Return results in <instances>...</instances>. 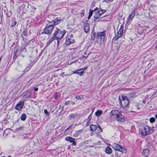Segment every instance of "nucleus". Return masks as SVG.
<instances>
[{
  "label": "nucleus",
  "instance_id": "nucleus-1",
  "mask_svg": "<svg viewBox=\"0 0 157 157\" xmlns=\"http://www.w3.org/2000/svg\"><path fill=\"white\" fill-rule=\"evenodd\" d=\"M110 117L111 119H116L119 122H123L124 121L123 117L120 112L117 110H112L110 113Z\"/></svg>",
  "mask_w": 157,
  "mask_h": 157
},
{
  "label": "nucleus",
  "instance_id": "nucleus-2",
  "mask_svg": "<svg viewBox=\"0 0 157 157\" xmlns=\"http://www.w3.org/2000/svg\"><path fill=\"white\" fill-rule=\"evenodd\" d=\"M65 33L64 31H62L59 29L56 28L55 30L52 37H54L55 40L60 39L63 37Z\"/></svg>",
  "mask_w": 157,
  "mask_h": 157
},
{
  "label": "nucleus",
  "instance_id": "nucleus-3",
  "mask_svg": "<svg viewBox=\"0 0 157 157\" xmlns=\"http://www.w3.org/2000/svg\"><path fill=\"white\" fill-rule=\"evenodd\" d=\"M153 132L152 129L148 126L144 127L140 131V133L142 136H145Z\"/></svg>",
  "mask_w": 157,
  "mask_h": 157
},
{
  "label": "nucleus",
  "instance_id": "nucleus-4",
  "mask_svg": "<svg viewBox=\"0 0 157 157\" xmlns=\"http://www.w3.org/2000/svg\"><path fill=\"white\" fill-rule=\"evenodd\" d=\"M122 99L120 100L121 105L123 108H126L128 106L129 101L126 96H122Z\"/></svg>",
  "mask_w": 157,
  "mask_h": 157
},
{
  "label": "nucleus",
  "instance_id": "nucleus-5",
  "mask_svg": "<svg viewBox=\"0 0 157 157\" xmlns=\"http://www.w3.org/2000/svg\"><path fill=\"white\" fill-rule=\"evenodd\" d=\"M53 28L54 26L53 25H47L44 28L43 33L48 34H51Z\"/></svg>",
  "mask_w": 157,
  "mask_h": 157
},
{
  "label": "nucleus",
  "instance_id": "nucleus-6",
  "mask_svg": "<svg viewBox=\"0 0 157 157\" xmlns=\"http://www.w3.org/2000/svg\"><path fill=\"white\" fill-rule=\"evenodd\" d=\"M123 31V26L122 25H121L120 29L117 33V35L115 36L113 38V40H116L122 35Z\"/></svg>",
  "mask_w": 157,
  "mask_h": 157
},
{
  "label": "nucleus",
  "instance_id": "nucleus-7",
  "mask_svg": "<svg viewBox=\"0 0 157 157\" xmlns=\"http://www.w3.org/2000/svg\"><path fill=\"white\" fill-rule=\"evenodd\" d=\"M112 147L115 150L120 151L123 152V148L120 145H119L116 143L112 144Z\"/></svg>",
  "mask_w": 157,
  "mask_h": 157
},
{
  "label": "nucleus",
  "instance_id": "nucleus-8",
  "mask_svg": "<svg viewBox=\"0 0 157 157\" xmlns=\"http://www.w3.org/2000/svg\"><path fill=\"white\" fill-rule=\"evenodd\" d=\"M65 140L71 143H72V145H74L76 146V143L75 141V139L74 138L67 136Z\"/></svg>",
  "mask_w": 157,
  "mask_h": 157
},
{
  "label": "nucleus",
  "instance_id": "nucleus-9",
  "mask_svg": "<svg viewBox=\"0 0 157 157\" xmlns=\"http://www.w3.org/2000/svg\"><path fill=\"white\" fill-rule=\"evenodd\" d=\"M24 102L23 101H20L15 107V109L17 110H21L24 105Z\"/></svg>",
  "mask_w": 157,
  "mask_h": 157
},
{
  "label": "nucleus",
  "instance_id": "nucleus-10",
  "mask_svg": "<svg viewBox=\"0 0 157 157\" xmlns=\"http://www.w3.org/2000/svg\"><path fill=\"white\" fill-rule=\"evenodd\" d=\"M83 27L84 31L86 33H88L89 31L90 27L89 24L88 23H84L83 25Z\"/></svg>",
  "mask_w": 157,
  "mask_h": 157
},
{
  "label": "nucleus",
  "instance_id": "nucleus-11",
  "mask_svg": "<svg viewBox=\"0 0 157 157\" xmlns=\"http://www.w3.org/2000/svg\"><path fill=\"white\" fill-rule=\"evenodd\" d=\"M135 14V11H133L132 13L129 15L128 19V21H132Z\"/></svg>",
  "mask_w": 157,
  "mask_h": 157
},
{
  "label": "nucleus",
  "instance_id": "nucleus-12",
  "mask_svg": "<svg viewBox=\"0 0 157 157\" xmlns=\"http://www.w3.org/2000/svg\"><path fill=\"white\" fill-rule=\"evenodd\" d=\"M74 42L75 40L74 39L67 38L66 39L65 44L67 45H68L72 43H74Z\"/></svg>",
  "mask_w": 157,
  "mask_h": 157
},
{
  "label": "nucleus",
  "instance_id": "nucleus-13",
  "mask_svg": "<svg viewBox=\"0 0 157 157\" xmlns=\"http://www.w3.org/2000/svg\"><path fill=\"white\" fill-rule=\"evenodd\" d=\"M143 155L147 157L149 155V150L147 149H146L143 150L142 152Z\"/></svg>",
  "mask_w": 157,
  "mask_h": 157
},
{
  "label": "nucleus",
  "instance_id": "nucleus-14",
  "mask_svg": "<svg viewBox=\"0 0 157 157\" xmlns=\"http://www.w3.org/2000/svg\"><path fill=\"white\" fill-rule=\"evenodd\" d=\"M98 38L100 37L101 39L104 38L105 36V33L104 32L99 33L97 34Z\"/></svg>",
  "mask_w": 157,
  "mask_h": 157
},
{
  "label": "nucleus",
  "instance_id": "nucleus-15",
  "mask_svg": "<svg viewBox=\"0 0 157 157\" xmlns=\"http://www.w3.org/2000/svg\"><path fill=\"white\" fill-rule=\"evenodd\" d=\"M105 152L107 154H110L112 152V150L110 147H107L105 149Z\"/></svg>",
  "mask_w": 157,
  "mask_h": 157
},
{
  "label": "nucleus",
  "instance_id": "nucleus-16",
  "mask_svg": "<svg viewBox=\"0 0 157 157\" xmlns=\"http://www.w3.org/2000/svg\"><path fill=\"white\" fill-rule=\"evenodd\" d=\"M97 126L93 124H91L90 127V130L92 132H94L97 129Z\"/></svg>",
  "mask_w": 157,
  "mask_h": 157
},
{
  "label": "nucleus",
  "instance_id": "nucleus-17",
  "mask_svg": "<svg viewBox=\"0 0 157 157\" xmlns=\"http://www.w3.org/2000/svg\"><path fill=\"white\" fill-rule=\"evenodd\" d=\"M55 40L54 37H51L48 41L45 46L46 47H48L52 42Z\"/></svg>",
  "mask_w": 157,
  "mask_h": 157
},
{
  "label": "nucleus",
  "instance_id": "nucleus-18",
  "mask_svg": "<svg viewBox=\"0 0 157 157\" xmlns=\"http://www.w3.org/2000/svg\"><path fill=\"white\" fill-rule=\"evenodd\" d=\"M82 131L81 130L76 131L73 135V136L74 137H77L80 134V133H82Z\"/></svg>",
  "mask_w": 157,
  "mask_h": 157
},
{
  "label": "nucleus",
  "instance_id": "nucleus-19",
  "mask_svg": "<svg viewBox=\"0 0 157 157\" xmlns=\"http://www.w3.org/2000/svg\"><path fill=\"white\" fill-rule=\"evenodd\" d=\"M77 117V115L76 114H71L69 115V117L70 119L72 120L74 119Z\"/></svg>",
  "mask_w": 157,
  "mask_h": 157
},
{
  "label": "nucleus",
  "instance_id": "nucleus-20",
  "mask_svg": "<svg viewBox=\"0 0 157 157\" xmlns=\"http://www.w3.org/2000/svg\"><path fill=\"white\" fill-rule=\"evenodd\" d=\"M61 21H62V20L59 19L52 21V22H53V25L54 26V25H57L59 24V22Z\"/></svg>",
  "mask_w": 157,
  "mask_h": 157
},
{
  "label": "nucleus",
  "instance_id": "nucleus-21",
  "mask_svg": "<svg viewBox=\"0 0 157 157\" xmlns=\"http://www.w3.org/2000/svg\"><path fill=\"white\" fill-rule=\"evenodd\" d=\"M91 119V115L90 114L89 117L87 120L86 124V125L87 126L89 125L90 123V121Z\"/></svg>",
  "mask_w": 157,
  "mask_h": 157
},
{
  "label": "nucleus",
  "instance_id": "nucleus-22",
  "mask_svg": "<svg viewBox=\"0 0 157 157\" xmlns=\"http://www.w3.org/2000/svg\"><path fill=\"white\" fill-rule=\"evenodd\" d=\"M102 111L100 110H98L95 113V114L97 117H99L101 115Z\"/></svg>",
  "mask_w": 157,
  "mask_h": 157
},
{
  "label": "nucleus",
  "instance_id": "nucleus-23",
  "mask_svg": "<svg viewBox=\"0 0 157 157\" xmlns=\"http://www.w3.org/2000/svg\"><path fill=\"white\" fill-rule=\"evenodd\" d=\"M26 117V115L25 114H24L21 116V120L24 121L25 120Z\"/></svg>",
  "mask_w": 157,
  "mask_h": 157
},
{
  "label": "nucleus",
  "instance_id": "nucleus-24",
  "mask_svg": "<svg viewBox=\"0 0 157 157\" xmlns=\"http://www.w3.org/2000/svg\"><path fill=\"white\" fill-rule=\"evenodd\" d=\"M101 15L99 14V13H98V11L97 13H96L95 14L94 16V17L95 19H98V18Z\"/></svg>",
  "mask_w": 157,
  "mask_h": 157
},
{
  "label": "nucleus",
  "instance_id": "nucleus-25",
  "mask_svg": "<svg viewBox=\"0 0 157 157\" xmlns=\"http://www.w3.org/2000/svg\"><path fill=\"white\" fill-rule=\"evenodd\" d=\"M96 130L98 131V133H100L102 131V129L99 125L97 127V129Z\"/></svg>",
  "mask_w": 157,
  "mask_h": 157
},
{
  "label": "nucleus",
  "instance_id": "nucleus-26",
  "mask_svg": "<svg viewBox=\"0 0 157 157\" xmlns=\"http://www.w3.org/2000/svg\"><path fill=\"white\" fill-rule=\"evenodd\" d=\"M30 92H27L24 95V97L25 98H28L30 97Z\"/></svg>",
  "mask_w": 157,
  "mask_h": 157
},
{
  "label": "nucleus",
  "instance_id": "nucleus-27",
  "mask_svg": "<svg viewBox=\"0 0 157 157\" xmlns=\"http://www.w3.org/2000/svg\"><path fill=\"white\" fill-rule=\"evenodd\" d=\"M98 12L99 14L101 16L103 14L106 12V10H100Z\"/></svg>",
  "mask_w": 157,
  "mask_h": 157
},
{
  "label": "nucleus",
  "instance_id": "nucleus-28",
  "mask_svg": "<svg viewBox=\"0 0 157 157\" xmlns=\"http://www.w3.org/2000/svg\"><path fill=\"white\" fill-rule=\"evenodd\" d=\"M15 51L14 52V54L13 55V58L16 59L17 58V56H16L17 52V48L15 49Z\"/></svg>",
  "mask_w": 157,
  "mask_h": 157
},
{
  "label": "nucleus",
  "instance_id": "nucleus-29",
  "mask_svg": "<svg viewBox=\"0 0 157 157\" xmlns=\"http://www.w3.org/2000/svg\"><path fill=\"white\" fill-rule=\"evenodd\" d=\"M75 98L77 100H82L83 99V97L82 95L78 96H76Z\"/></svg>",
  "mask_w": 157,
  "mask_h": 157
},
{
  "label": "nucleus",
  "instance_id": "nucleus-30",
  "mask_svg": "<svg viewBox=\"0 0 157 157\" xmlns=\"http://www.w3.org/2000/svg\"><path fill=\"white\" fill-rule=\"evenodd\" d=\"M149 121L151 123H154L155 121V119L154 117H152L149 119Z\"/></svg>",
  "mask_w": 157,
  "mask_h": 157
},
{
  "label": "nucleus",
  "instance_id": "nucleus-31",
  "mask_svg": "<svg viewBox=\"0 0 157 157\" xmlns=\"http://www.w3.org/2000/svg\"><path fill=\"white\" fill-rule=\"evenodd\" d=\"M83 71H81L80 70V69L78 70L77 74L81 76L82 75V74L83 73Z\"/></svg>",
  "mask_w": 157,
  "mask_h": 157
},
{
  "label": "nucleus",
  "instance_id": "nucleus-32",
  "mask_svg": "<svg viewBox=\"0 0 157 157\" xmlns=\"http://www.w3.org/2000/svg\"><path fill=\"white\" fill-rule=\"evenodd\" d=\"M97 9H98V8H96V9H95L94 10H90L89 12V15L91 16L93 12L94 11H96Z\"/></svg>",
  "mask_w": 157,
  "mask_h": 157
},
{
  "label": "nucleus",
  "instance_id": "nucleus-33",
  "mask_svg": "<svg viewBox=\"0 0 157 157\" xmlns=\"http://www.w3.org/2000/svg\"><path fill=\"white\" fill-rule=\"evenodd\" d=\"M16 23L17 22L16 21H12L11 26L12 27L14 26L16 24Z\"/></svg>",
  "mask_w": 157,
  "mask_h": 157
},
{
  "label": "nucleus",
  "instance_id": "nucleus-34",
  "mask_svg": "<svg viewBox=\"0 0 157 157\" xmlns=\"http://www.w3.org/2000/svg\"><path fill=\"white\" fill-rule=\"evenodd\" d=\"M71 103V101H67L65 102L64 103L65 105H68L70 104Z\"/></svg>",
  "mask_w": 157,
  "mask_h": 157
},
{
  "label": "nucleus",
  "instance_id": "nucleus-35",
  "mask_svg": "<svg viewBox=\"0 0 157 157\" xmlns=\"http://www.w3.org/2000/svg\"><path fill=\"white\" fill-rule=\"evenodd\" d=\"M44 113L47 115L48 116L49 115V113L48 112L47 109H45L44 110Z\"/></svg>",
  "mask_w": 157,
  "mask_h": 157
},
{
  "label": "nucleus",
  "instance_id": "nucleus-36",
  "mask_svg": "<svg viewBox=\"0 0 157 157\" xmlns=\"http://www.w3.org/2000/svg\"><path fill=\"white\" fill-rule=\"evenodd\" d=\"M87 67H86L84 68H82L80 69V70L81 71H84V70H86L87 69Z\"/></svg>",
  "mask_w": 157,
  "mask_h": 157
},
{
  "label": "nucleus",
  "instance_id": "nucleus-37",
  "mask_svg": "<svg viewBox=\"0 0 157 157\" xmlns=\"http://www.w3.org/2000/svg\"><path fill=\"white\" fill-rule=\"evenodd\" d=\"M23 35L25 36H27V34L26 32H24L23 33Z\"/></svg>",
  "mask_w": 157,
  "mask_h": 157
},
{
  "label": "nucleus",
  "instance_id": "nucleus-38",
  "mask_svg": "<svg viewBox=\"0 0 157 157\" xmlns=\"http://www.w3.org/2000/svg\"><path fill=\"white\" fill-rule=\"evenodd\" d=\"M59 39H58V40H57V46H58L59 45Z\"/></svg>",
  "mask_w": 157,
  "mask_h": 157
},
{
  "label": "nucleus",
  "instance_id": "nucleus-39",
  "mask_svg": "<svg viewBox=\"0 0 157 157\" xmlns=\"http://www.w3.org/2000/svg\"><path fill=\"white\" fill-rule=\"evenodd\" d=\"M34 89L35 91H36L38 90V88H34Z\"/></svg>",
  "mask_w": 157,
  "mask_h": 157
},
{
  "label": "nucleus",
  "instance_id": "nucleus-40",
  "mask_svg": "<svg viewBox=\"0 0 157 157\" xmlns=\"http://www.w3.org/2000/svg\"><path fill=\"white\" fill-rule=\"evenodd\" d=\"M77 73H78V71H75L73 73H74V74H77Z\"/></svg>",
  "mask_w": 157,
  "mask_h": 157
},
{
  "label": "nucleus",
  "instance_id": "nucleus-41",
  "mask_svg": "<svg viewBox=\"0 0 157 157\" xmlns=\"http://www.w3.org/2000/svg\"><path fill=\"white\" fill-rule=\"evenodd\" d=\"M71 102L73 105H74L75 104V102H74L71 101Z\"/></svg>",
  "mask_w": 157,
  "mask_h": 157
},
{
  "label": "nucleus",
  "instance_id": "nucleus-42",
  "mask_svg": "<svg viewBox=\"0 0 157 157\" xmlns=\"http://www.w3.org/2000/svg\"><path fill=\"white\" fill-rule=\"evenodd\" d=\"M32 9H33V10H36V8L35 7H32Z\"/></svg>",
  "mask_w": 157,
  "mask_h": 157
},
{
  "label": "nucleus",
  "instance_id": "nucleus-43",
  "mask_svg": "<svg viewBox=\"0 0 157 157\" xmlns=\"http://www.w3.org/2000/svg\"><path fill=\"white\" fill-rule=\"evenodd\" d=\"M91 17V16H90L89 15V16L88 17V19H89Z\"/></svg>",
  "mask_w": 157,
  "mask_h": 157
},
{
  "label": "nucleus",
  "instance_id": "nucleus-44",
  "mask_svg": "<svg viewBox=\"0 0 157 157\" xmlns=\"http://www.w3.org/2000/svg\"><path fill=\"white\" fill-rule=\"evenodd\" d=\"M113 0H109V1L110 2H112Z\"/></svg>",
  "mask_w": 157,
  "mask_h": 157
},
{
  "label": "nucleus",
  "instance_id": "nucleus-45",
  "mask_svg": "<svg viewBox=\"0 0 157 157\" xmlns=\"http://www.w3.org/2000/svg\"><path fill=\"white\" fill-rule=\"evenodd\" d=\"M155 117L156 119H157V114L155 115Z\"/></svg>",
  "mask_w": 157,
  "mask_h": 157
},
{
  "label": "nucleus",
  "instance_id": "nucleus-46",
  "mask_svg": "<svg viewBox=\"0 0 157 157\" xmlns=\"http://www.w3.org/2000/svg\"><path fill=\"white\" fill-rule=\"evenodd\" d=\"M69 127H68L66 130H67L69 129Z\"/></svg>",
  "mask_w": 157,
  "mask_h": 157
},
{
  "label": "nucleus",
  "instance_id": "nucleus-47",
  "mask_svg": "<svg viewBox=\"0 0 157 157\" xmlns=\"http://www.w3.org/2000/svg\"><path fill=\"white\" fill-rule=\"evenodd\" d=\"M1 59H2V57H1L0 58V61H1Z\"/></svg>",
  "mask_w": 157,
  "mask_h": 157
},
{
  "label": "nucleus",
  "instance_id": "nucleus-48",
  "mask_svg": "<svg viewBox=\"0 0 157 157\" xmlns=\"http://www.w3.org/2000/svg\"><path fill=\"white\" fill-rule=\"evenodd\" d=\"M137 109L139 110V108L138 107H137Z\"/></svg>",
  "mask_w": 157,
  "mask_h": 157
},
{
  "label": "nucleus",
  "instance_id": "nucleus-49",
  "mask_svg": "<svg viewBox=\"0 0 157 157\" xmlns=\"http://www.w3.org/2000/svg\"><path fill=\"white\" fill-rule=\"evenodd\" d=\"M8 157H11V156L10 155Z\"/></svg>",
  "mask_w": 157,
  "mask_h": 157
},
{
  "label": "nucleus",
  "instance_id": "nucleus-50",
  "mask_svg": "<svg viewBox=\"0 0 157 157\" xmlns=\"http://www.w3.org/2000/svg\"><path fill=\"white\" fill-rule=\"evenodd\" d=\"M6 157L5 156H2V157Z\"/></svg>",
  "mask_w": 157,
  "mask_h": 157
}]
</instances>
